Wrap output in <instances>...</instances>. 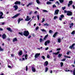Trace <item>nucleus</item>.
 I'll use <instances>...</instances> for the list:
<instances>
[{"label":"nucleus","instance_id":"nucleus-50","mask_svg":"<svg viewBox=\"0 0 75 75\" xmlns=\"http://www.w3.org/2000/svg\"><path fill=\"white\" fill-rule=\"evenodd\" d=\"M47 58H50V56L49 54H47Z\"/></svg>","mask_w":75,"mask_h":75},{"label":"nucleus","instance_id":"nucleus-45","mask_svg":"<svg viewBox=\"0 0 75 75\" xmlns=\"http://www.w3.org/2000/svg\"><path fill=\"white\" fill-rule=\"evenodd\" d=\"M58 18V17L57 16H55L54 18V20L56 19V18Z\"/></svg>","mask_w":75,"mask_h":75},{"label":"nucleus","instance_id":"nucleus-8","mask_svg":"<svg viewBox=\"0 0 75 75\" xmlns=\"http://www.w3.org/2000/svg\"><path fill=\"white\" fill-rule=\"evenodd\" d=\"M14 4L17 5V4H19V5H20V4H21V2L20 1H16L14 3Z\"/></svg>","mask_w":75,"mask_h":75},{"label":"nucleus","instance_id":"nucleus-20","mask_svg":"<svg viewBox=\"0 0 75 75\" xmlns=\"http://www.w3.org/2000/svg\"><path fill=\"white\" fill-rule=\"evenodd\" d=\"M7 30H8V31H12L11 30V28H7Z\"/></svg>","mask_w":75,"mask_h":75},{"label":"nucleus","instance_id":"nucleus-34","mask_svg":"<svg viewBox=\"0 0 75 75\" xmlns=\"http://www.w3.org/2000/svg\"><path fill=\"white\" fill-rule=\"evenodd\" d=\"M64 57H66V58H71V57L70 56H67L65 55H64Z\"/></svg>","mask_w":75,"mask_h":75},{"label":"nucleus","instance_id":"nucleus-31","mask_svg":"<svg viewBox=\"0 0 75 75\" xmlns=\"http://www.w3.org/2000/svg\"><path fill=\"white\" fill-rule=\"evenodd\" d=\"M58 42H61V39L59 38L57 39Z\"/></svg>","mask_w":75,"mask_h":75},{"label":"nucleus","instance_id":"nucleus-55","mask_svg":"<svg viewBox=\"0 0 75 75\" xmlns=\"http://www.w3.org/2000/svg\"><path fill=\"white\" fill-rule=\"evenodd\" d=\"M65 59H63L62 60V61H65Z\"/></svg>","mask_w":75,"mask_h":75},{"label":"nucleus","instance_id":"nucleus-23","mask_svg":"<svg viewBox=\"0 0 75 75\" xmlns=\"http://www.w3.org/2000/svg\"><path fill=\"white\" fill-rule=\"evenodd\" d=\"M18 34H19L20 35H21L22 36H23V32H19Z\"/></svg>","mask_w":75,"mask_h":75},{"label":"nucleus","instance_id":"nucleus-39","mask_svg":"<svg viewBox=\"0 0 75 75\" xmlns=\"http://www.w3.org/2000/svg\"><path fill=\"white\" fill-rule=\"evenodd\" d=\"M39 29V27L37 26L35 28V30H38Z\"/></svg>","mask_w":75,"mask_h":75},{"label":"nucleus","instance_id":"nucleus-61","mask_svg":"<svg viewBox=\"0 0 75 75\" xmlns=\"http://www.w3.org/2000/svg\"><path fill=\"white\" fill-rule=\"evenodd\" d=\"M56 3H57L58 5H59V2L58 1H57V2H56Z\"/></svg>","mask_w":75,"mask_h":75},{"label":"nucleus","instance_id":"nucleus-27","mask_svg":"<svg viewBox=\"0 0 75 75\" xmlns=\"http://www.w3.org/2000/svg\"><path fill=\"white\" fill-rule=\"evenodd\" d=\"M69 4H72V1L71 0L69 1Z\"/></svg>","mask_w":75,"mask_h":75},{"label":"nucleus","instance_id":"nucleus-48","mask_svg":"<svg viewBox=\"0 0 75 75\" xmlns=\"http://www.w3.org/2000/svg\"><path fill=\"white\" fill-rule=\"evenodd\" d=\"M69 27L70 28H73V26H71V25H70V26H69Z\"/></svg>","mask_w":75,"mask_h":75},{"label":"nucleus","instance_id":"nucleus-6","mask_svg":"<svg viewBox=\"0 0 75 75\" xmlns=\"http://www.w3.org/2000/svg\"><path fill=\"white\" fill-rule=\"evenodd\" d=\"M59 11V10L58 9L54 11V15H56L58 14V12Z\"/></svg>","mask_w":75,"mask_h":75},{"label":"nucleus","instance_id":"nucleus-54","mask_svg":"<svg viewBox=\"0 0 75 75\" xmlns=\"http://www.w3.org/2000/svg\"><path fill=\"white\" fill-rule=\"evenodd\" d=\"M11 56L12 57H14V55L13 54H11Z\"/></svg>","mask_w":75,"mask_h":75},{"label":"nucleus","instance_id":"nucleus-46","mask_svg":"<svg viewBox=\"0 0 75 75\" xmlns=\"http://www.w3.org/2000/svg\"><path fill=\"white\" fill-rule=\"evenodd\" d=\"M57 7V6H56V5H55V4H54L52 6L53 8H54V7Z\"/></svg>","mask_w":75,"mask_h":75},{"label":"nucleus","instance_id":"nucleus-36","mask_svg":"<svg viewBox=\"0 0 75 75\" xmlns=\"http://www.w3.org/2000/svg\"><path fill=\"white\" fill-rule=\"evenodd\" d=\"M37 17L38 18V20H39V19H40V16H39V15H37Z\"/></svg>","mask_w":75,"mask_h":75},{"label":"nucleus","instance_id":"nucleus-1","mask_svg":"<svg viewBox=\"0 0 75 75\" xmlns=\"http://www.w3.org/2000/svg\"><path fill=\"white\" fill-rule=\"evenodd\" d=\"M29 32H28V30H25L23 33V35H24V36H25V37H28V35H29Z\"/></svg>","mask_w":75,"mask_h":75},{"label":"nucleus","instance_id":"nucleus-19","mask_svg":"<svg viewBox=\"0 0 75 75\" xmlns=\"http://www.w3.org/2000/svg\"><path fill=\"white\" fill-rule=\"evenodd\" d=\"M40 41V42H44V40L42 39L41 38H40L39 39Z\"/></svg>","mask_w":75,"mask_h":75},{"label":"nucleus","instance_id":"nucleus-24","mask_svg":"<svg viewBox=\"0 0 75 75\" xmlns=\"http://www.w3.org/2000/svg\"><path fill=\"white\" fill-rule=\"evenodd\" d=\"M47 4H52V3L50 1H47L46 3Z\"/></svg>","mask_w":75,"mask_h":75},{"label":"nucleus","instance_id":"nucleus-7","mask_svg":"<svg viewBox=\"0 0 75 75\" xmlns=\"http://www.w3.org/2000/svg\"><path fill=\"white\" fill-rule=\"evenodd\" d=\"M44 65L45 67H47L48 65V62L47 61H45L44 63Z\"/></svg>","mask_w":75,"mask_h":75},{"label":"nucleus","instance_id":"nucleus-60","mask_svg":"<svg viewBox=\"0 0 75 75\" xmlns=\"http://www.w3.org/2000/svg\"><path fill=\"white\" fill-rule=\"evenodd\" d=\"M72 6V7H73V8H74V9H75V6H74V5H73Z\"/></svg>","mask_w":75,"mask_h":75},{"label":"nucleus","instance_id":"nucleus-53","mask_svg":"<svg viewBox=\"0 0 75 75\" xmlns=\"http://www.w3.org/2000/svg\"><path fill=\"white\" fill-rule=\"evenodd\" d=\"M57 51H60L61 50V48H57Z\"/></svg>","mask_w":75,"mask_h":75},{"label":"nucleus","instance_id":"nucleus-32","mask_svg":"<svg viewBox=\"0 0 75 75\" xmlns=\"http://www.w3.org/2000/svg\"><path fill=\"white\" fill-rule=\"evenodd\" d=\"M59 1L61 3H63L64 2V0H59Z\"/></svg>","mask_w":75,"mask_h":75},{"label":"nucleus","instance_id":"nucleus-4","mask_svg":"<svg viewBox=\"0 0 75 75\" xmlns=\"http://www.w3.org/2000/svg\"><path fill=\"white\" fill-rule=\"evenodd\" d=\"M0 14H1L0 15V19H1V18H4V17H3V12H0Z\"/></svg>","mask_w":75,"mask_h":75},{"label":"nucleus","instance_id":"nucleus-62","mask_svg":"<svg viewBox=\"0 0 75 75\" xmlns=\"http://www.w3.org/2000/svg\"><path fill=\"white\" fill-rule=\"evenodd\" d=\"M31 35H29L28 36V38H31Z\"/></svg>","mask_w":75,"mask_h":75},{"label":"nucleus","instance_id":"nucleus-28","mask_svg":"<svg viewBox=\"0 0 75 75\" xmlns=\"http://www.w3.org/2000/svg\"><path fill=\"white\" fill-rule=\"evenodd\" d=\"M40 0H36V2H37L38 4H40V2L39 1Z\"/></svg>","mask_w":75,"mask_h":75},{"label":"nucleus","instance_id":"nucleus-59","mask_svg":"<svg viewBox=\"0 0 75 75\" xmlns=\"http://www.w3.org/2000/svg\"><path fill=\"white\" fill-rule=\"evenodd\" d=\"M70 25H71L72 26H73L74 25V23H72L71 24H70Z\"/></svg>","mask_w":75,"mask_h":75},{"label":"nucleus","instance_id":"nucleus-58","mask_svg":"<svg viewBox=\"0 0 75 75\" xmlns=\"http://www.w3.org/2000/svg\"><path fill=\"white\" fill-rule=\"evenodd\" d=\"M75 45V44L74 43L71 46L73 47H74Z\"/></svg>","mask_w":75,"mask_h":75},{"label":"nucleus","instance_id":"nucleus-14","mask_svg":"<svg viewBox=\"0 0 75 75\" xmlns=\"http://www.w3.org/2000/svg\"><path fill=\"white\" fill-rule=\"evenodd\" d=\"M32 70L33 72H36V70L34 68V67H32Z\"/></svg>","mask_w":75,"mask_h":75},{"label":"nucleus","instance_id":"nucleus-10","mask_svg":"<svg viewBox=\"0 0 75 75\" xmlns=\"http://www.w3.org/2000/svg\"><path fill=\"white\" fill-rule=\"evenodd\" d=\"M13 7L14 8H15V9H14L15 11L17 10V9H18V6H17V5H14L13 6Z\"/></svg>","mask_w":75,"mask_h":75},{"label":"nucleus","instance_id":"nucleus-49","mask_svg":"<svg viewBox=\"0 0 75 75\" xmlns=\"http://www.w3.org/2000/svg\"><path fill=\"white\" fill-rule=\"evenodd\" d=\"M68 11H66V10H65L64 11V13H67H67H68Z\"/></svg>","mask_w":75,"mask_h":75},{"label":"nucleus","instance_id":"nucleus-22","mask_svg":"<svg viewBox=\"0 0 75 75\" xmlns=\"http://www.w3.org/2000/svg\"><path fill=\"white\" fill-rule=\"evenodd\" d=\"M60 67H62L63 65H64V63L63 62H61L60 63Z\"/></svg>","mask_w":75,"mask_h":75},{"label":"nucleus","instance_id":"nucleus-63","mask_svg":"<svg viewBox=\"0 0 75 75\" xmlns=\"http://www.w3.org/2000/svg\"><path fill=\"white\" fill-rule=\"evenodd\" d=\"M48 50V47L46 48L45 49V50Z\"/></svg>","mask_w":75,"mask_h":75},{"label":"nucleus","instance_id":"nucleus-3","mask_svg":"<svg viewBox=\"0 0 75 75\" xmlns=\"http://www.w3.org/2000/svg\"><path fill=\"white\" fill-rule=\"evenodd\" d=\"M20 13H18L15 16H13L12 17V18H16V17H17L18 16H20Z\"/></svg>","mask_w":75,"mask_h":75},{"label":"nucleus","instance_id":"nucleus-11","mask_svg":"<svg viewBox=\"0 0 75 75\" xmlns=\"http://www.w3.org/2000/svg\"><path fill=\"white\" fill-rule=\"evenodd\" d=\"M18 55L19 56H21V55H23V51H20L18 53Z\"/></svg>","mask_w":75,"mask_h":75},{"label":"nucleus","instance_id":"nucleus-44","mask_svg":"<svg viewBox=\"0 0 75 75\" xmlns=\"http://www.w3.org/2000/svg\"><path fill=\"white\" fill-rule=\"evenodd\" d=\"M71 34H75V31L74 30L73 31L72 33H71Z\"/></svg>","mask_w":75,"mask_h":75},{"label":"nucleus","instance_id":"nucleus-12","mask_svg":"<svg viewBox=\"0 0 75 75\" xmlns=\"http://www.w3.org/2000/svg\"><path fill=\"white\" fill-rule=\"evenodd\" d=\"M59 52H59V51L57 52V53L53 52V55H58V54L59 53Z\"/></svg>","mask_w":75,"mask_h":75},{"label":"nucleus","instance_id":"nucleus-35","mask_svg":"<svg viewBox=\"0 0 75 75\" xmlns=\"http://www.w3.org/2000/svg\"><path fill=\"white\" fill-rule=\"evenodd\" d=\"M73 75H75V68H74V69L73 70Z\"/></svg>","mask_w":75,"mask_h":75},{"label":"nucleus","instance_id":"nucleus-21","mask_svg":"<svg viewBox=\"0 0 75 75\" xmlns=\"http://www.w3.org/2000/svg\"><path fill=\"white\" fill-rule=\"evenodd\" d=\"M17 41V38H15L13 40V42H15V41Z\"/></svg>","mask_w":75,"mask_h":75},{"label":"nucleus","instance_id":"nucleus-25","mask_svg":"<svg viewBox=\"0 0 75 75\" xmlns=\"http://www.w3.org/2000/svg\"><path fill=\"white\" fill-rule=\"evenodd\" d=\"M48 67H47L45 68V72H46L48 71Z\"/></svg>","mask_w":75,"mask_h":75},{"label":"nucleus","instance_id":"nucleus-37","mask_svg":"<svg viewBox=\"0 0 75 75\" xmlns=\"http://www.w3.org/2000/svg\"><path fill=\"white\" fill-rule=\"evenodd\" d=\"M41 30L42 31H44V32H46V30L44 29H41Z\"/></svg>","mask_w":75,"mask_h":75},{"label":"nucleus","instance_id":"nucleus-18","mask_svg":"<svg viewBox=\"0 0 75 75\" xmlns=\"http://www.w3.org/2000/svg\"><path fill=\"white\" fill-rule=\"evenodd\" d=\"M43 25L44 26H49V25H50V24L46 23L44 24Z\"/></svg>","mask_w":75,"mask_h":75},{"label":"nucleus","instance_id":"nucleus-15","mask_svg":"<svg viewBox=\"0 0 75 75\" xmlns=\"http://www.w3.org/2000/svg\"><path fill=\"white\" fill-rule=\"evenodd\" d=\"M57 34H58V32H56L53 35V37L54 38H55V37L57 36Z\"/></svg>","mask_w":75,"mask_h":75},{"label":"nucleus","instance_id":"nucleus-43","mask_svg":"<svg viewBox=\"0 0 75 75\" xmlns=\"http://www.w3.org/2000/svg\"><path fill=\"white\" fill-rule=\"evenodd\" d=\"M42 59H45V56H42Z\"/></svg>","mask_w":75,"mask_h":75},{"label":"nucleus","instance_id":"nucleus-30","mask_svg":"<svg viewBox=\"0 0 75 75\" xmlns=\"http://www.w3.org/2000/svg\"><path fill=\"white\" fill-rule=\"evenodd\" d=\"M30 19L26 18L25 19V21H30Z\"/></svg>","mask_w":75,"mask_h":75},{"label":"nucleus","instance_id":"nucleus-56","mask_svg":"<svg viewBox=\"0 0 75 75\" xmlns=\"http://www.w3.org/2000/svg\"><path fill=\"white\" fill-rule=\"evenodd\" d=\"M28 24H29V25H30V24H31V22L30 21H29L28 23Z\"/></svg>","mask_w":75,"mask_h":75},{"label":"nucleus","instance_id":"nucleus-5","mask_svg":"<svg viewBox=\"0 0 75 75\" xmlns=\"http://www.w3.org/2000/svg\"><path fill=\"white\" fill-rule=\"evenodd\" d=\"M50 42V40H47L45 43V45H47V44H49Z\"/></svg>","mask_w":75,"mask_h":75},{"label":"nucleus","instance_id":"nucleus-40","mask_svg":"<svg viewBox=\"0 0 75 75\" xmlns=\"http://www.w3.org/2000/svg\"><path fill=\"white\" fill-rule=\"evenodd\" d=\"M66 8V7L65 6H64V7H62V9L63 10H64Z\"/></svg>","mask_w":75,"mask_h":75},{"label":"nucleus","instance_id":"nucleus-17","mask_svg":"<svg viewBox=\"0 0 75 75\" xmlns=\"http://www.w3.org/2000/svg\"><path fill=\"white\" fill-rule=\"evenodd\" d=\"M48 34H47L46 35L44 38L43 40H46V39H47V38L48 37Z\"/></svg>","mask_w":75,"mask_h":75},{"label":"nucleus","instance_id":"nucleus-64","mask_svg":"<svg viewBox=\"0 0 75 75\" xmlns=\"http://www.w3.org/2000/svg\"><path fill=\"white\" fill-rule=\"evenodd\" d=\"M69 48L71 49H72V48H73V47H72V46H70Z\"/></svg>","mask_w":75,"mask_h":75},{"label":"nucleus","instance_id":"nucleus-47","mask_svg":"<svg viewBox=\"0 0 75 75\" xmlns=\"http://www.w3.org/2000/svg\"><path fill=\"white\" fill-rule=\"evenodd\" d=\"M68 7H70V6H71V4H68Z\"/></svg>","mask_w":75,"mask_h":75},{"label":"nucleus","instance_id":"nucleus-52","mask_svg":"<svg viewBox=\"0 0 75 75\" xmlns=\"http://www.w3.org/2000/svg\"><path fill=\"white\" fill-rule=\"evenodd\" d=\"M49 32L50 33H52L53 32L52 31V30H49Z\"/></svg>","mask_w":75,"mask_h":75},{"label":"nucleus","instance_id":"nucleus-41","mask_svg":"<svg viewBox=\"0 0 75 75\" xmlns=\"http://www.w3.org/2000/svg\"><path fill=\"white\" fill-rule=\"evenodd\" d=\"M61 18H63L64 17V15L63 14H62L61 15Z\"/></svg>","mask_w":75,"mask_h":75},{"label":"nucleus","instance_id":"nucleus-38","mask_svg":"<svg viewBox=\"0 0 75 75\" xmlns=\"http://www.w3.org/2000/svg\"><path fill=\"white\" fill-rule=\"evenodd\" d=\"M69 52L71 53V51H69V52H67L66 54L67 55H69Z\"/></svg>","mask_w":75,"mask_h":75},{"label":"nucleus","instance_id":"nucleus-51","mask_svg":"<svg viewBox=\"0 0 75 75\" xmlns=\"http://www.w3.org/2000/svg\"><path fill=\"white\" fill-rule=\"evenodd\" d=\"M26 71H28V67L27 66H26Z\"/></svg>","mask_w":75,"mask_h":75},{"label":"nucleus","instance_id":"nucleus-42","mask_svg":"<svg viewBox=\"0 0 75 75\" xmlns=\"http://www.w3.org/2000/svg\"><path fill=\"white\" fill-rule=\"evenodd\" d=\"M43 12H48V11L45 10H43Z\"/></svg>","mask_w":75,"mask_h":75},{"label":"nucleus","instance_id":"nucleus-2","mask_svg":"<svg viewBox=\"0 0 75 75\" xmlns=\"http://www.w3.org/2000/svg\"><path fill=\"white\" fill-rule=\"evenodd\" d=\"M67 15L68 16H72V12L69 11H68Z\"/></svg>","mask_w":75,"mask_h":75},{"label":"nucleus","instance_id":"nucleus-13","mask_svg":"<svg viewBox=\"0 0 75 75\" xmlns=\"http://www.w3.org/2000/svg\"><path fill=\"white\" fill-rule=\"evenodd\" d=\"M2 37L3 39H5L6 38V35L5 34H4L2 35Z\"/></svg>","mask_w":75,"mask_h":75},{"label":"nucleus","instance_id":"nucleus-33","mask_svg":"<svg viewBox=\"0 0 75 75\" xmlns=\"http://www.w3.org/2000/svg\"><path fill=\"white\" fill-rule=\"evenodd\" d=\"M42 23H43V22H44L45 21V18H43L42 19Z\"/></svg>","mask_w":75,"mask_h":75},{"label":"nucleus","instance_id":"nucleus-9","mask_svg":"<svg viewBox=\"0 0 75 75\" xmlns=\"http://www.w3.org/2000/svg\"><path fill=\"white\" fill-rule=\"evenodd\" d=\"M40 53H37L35 55V58H37V57H38L39 56V55H40Z\"/></svg>","mask_w":75,"mask_h":75},{"label":"nucleus","instance_id":"nucleus-16","mask_svg":"<svg viewBox=\"0 0 75 75\" xmlns=\"http://www.w3.org/2000/svg\"><path fill=\"white\" fill-rule=\"evenodd\" d=\"M22 20H23V18H19L18 21V23H20V21H22Z\"/></svg>","mask_w":75,"mask_h":75},{"label":"nucleus","instance_id":"nucleus-26","mask_svg":"<svg viewBox=\"0 0 75 75\" xmlns=\"http://www.w3.org/2000/svg\"><path fill=\"white\" fill-rule=\"evenodd\" d=\"M0 51H4V49L1 48V46H0Z\"/></svg>","mask_w":75,"mask_h":75},{"label":"nucleus","instance_id":"nucleus-29","mask_svg":"<svg viewBox=\"0 0 75 75\" xmlns=\"http://www.w3.org/2000/svg\"><path fill=\"white\" fill-rule=\"evenodd\" d=\"M62 56V54H59L58 55V57L59 58H60V57H61V56Z\"/></svg>","mask_w":75,"mask_h":75},{"label":"nucleus","instance_id":"nucleus-57","mask_svg":"<svg viewBox=\"0 0 75 75\" xmlns=\"http://www.w3.org/2000/svg\"><path fill=\"white\" fill-rule=\"evenodd\" d=\"M59 20H60V21H62V18L60 17L59 18Z\"/></svg>","mask_w":75,"mask_h":75}]
</instances>
